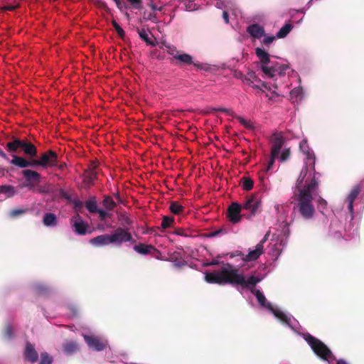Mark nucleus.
Listing matches in <instances>:
<instances>
[{
  "label": "nucleus",
  "mask_w": 364,
  "mask_h": 364,
  "mask_svg": "<svg viewBox=\"0 0 364 364\" xmlns=\"http://www.w3.org/2000/svg\"><path fill=\"white\" fill-rule=\"evenodd\" d=\"M240 183L245 191H250L254 186V182L250 177H242Z\"/></svg>",
  "instance_id": "nucleus-33"
},
{
  "label": "nucleus",
  "mask_w": 364,
  "mask_h": 364,
  "mask_svg": "<svg viewBox=\"0 0 364 364\" xmlns=\"http://www.w3.org/2000/svg\"><path fill=\"white\" fill-rule=\"evenodd\" d=\"M317 207L320 212L323 213V210L327 208V201L323 199L321 196H318L316 200Z\"/></svg>",
  "instance_id": "nucleus-38"
},
{
  "label": "nucleus",
  "mask_w": 364,
  "mask_h": 364,
  "mask_svg": "<svg viewBox=\"0 0 364 364\" xmlns=\"http://www.w3.org/2000/svg\"><path fill=\"white\" fill-rule=\"evenodd\" d=\"M257 80V76L253 72L248 73L247 75L244 79V81L249 85H252L254 81Z\"/></svg>",
  "instance_id": "nucleus-41"
},
{
  "label": "nucleus",
  "mask_w": 364,
  "mask_h": 364,
  "mask_svg": "<svg viewBox=\"0 0 364 364\" xmlns=\"http://www.w3.org/2000/svg\"><path fill=\"white\" fill-rule=\"evenodd\" d=\"M37 192L40 193H47L50 192V189L48 188V186L47 188L42 187V188H38Z\"/></svg>",
  "instance_id": "nucleus-55"
},
{
  "label": "nucleus",
  "mask_w": 364,
  "mask_h": 364,
  "mask_svg": "<svg viewBox=\"0 0 364 364\" xmlns=\"http://www.w3.org/2000/svg\"><path fill=\"white\" fill-rule=\"evenodd\" d=\"M58 154L52 151L48 150L41 154L38 159H26L23 157L13 154L10 164L17 167L23 168L27 167L48 166L53 167L58 166Z\"/></svg>",
  "instance_id": "nucleus-3"
},
{
  "label": "nucleus",
  "mask_w": 364,
  "mask_h": 364,
  "mask_svg": "<svg viewBox=\"0 0 364 364\" xmlns=\"http://www.w3.org/2000/svg\"><path fill=\"white\" fill-rule=\"evenodd\" d=\"M302 91L300 88H294L291 91V95L294 97H298L301 94Z\"/></svg>",
  "instance_id": "nucleus-50"
},
{
  "label": "nucleus",
  "mask_w": 364,
  "mask_h": 364,
  "mask_svg": "<svg viewBox=\"0 0 364 364\" xmlns=\"http://www.w3.org/2000/svg\"><path fill=\"white\" fill-rule=\"evenodd\" d=\"M290 149H284L279 157V159L282 162L286 161L290 156Z\"/></svg>",
  "instance_id": "nucleus-43"
},
{
  "label": "nucleus",
  "mask_w": 364,
  "mask_h": 364,
  "mask_svg": "<svg viewBox=\"0 0 364 364\" xmlns=\"http://www.w3.org/2000/svg\"><path fill=\"white\" fill-rule=\"evenodd\" d=\"M223 18L226 24L229 23V15L226 11H223Z\"/></svg>",
  "instance_id": "nucleus-54"
},
{
  "label": "nucleus",
  "mask_w": 364,
  "mask_h": 364,
  "mask_svg": "<svg viewBox=\"0 0 364 364\" xmlns=\"http://www.w3.org/2000/svg\"><path fill=\"white\" fill-rule=\"evenodd\" d=\"M43 223L47 227H55L57 225V217L54 213H47L43 218Z\"/></svg>",
  "instance_id": "nucleus-24"
},
{
  "label": "nucleus",
  "mask_w": 364,
  "mask_h": 364,
  "mask_svg": "<svg viewBox=\"0 0 364 364\" xmlns=\"http://www.w3.org/2000/svg\"><path fill=\"white\" fill-rule=\"evenodd\" d=\"M73 231L79 235H85L87 233V224L83 221L82 217L77 214L70 220Z\"/></svg>",
  "instance_id": "nucleus-14"
},
{
  "label": "nucleus",
  "mask_w": 364,
  "mask_h": 364,
  "mask_svg": "<svg viewBox=\"0 0 364 364\" xmlns=\"http://www.w3.org/2000/svg\"><path fill=\"white\" fill-rule=\"evenodd\" d=\"M134 250L142 255L160 254L159 251L152 245L139 243L133 247Z\"/></svg>",
  "instance_id": "nucleus-17"
},
{
  "label": "nucleus",
  "mask_w": 364,
  "mask_h": 364,
  "mask_svg": "<svg viewBox=\"0 0 364 364\" xmlns=\"http://www.w3.org/2000/svg\"><path fill=\"white\" fill-rule=\"evenodd\" d=\"M267 235L256 245L255 250L250 251L247 255H244L242 252L237 251L235 255L242 256V260L245 262H252L257 259L264 252V243L267 240Z\"/></svg>",
  "instance_id": "nucleus-9"
},
{
  "label": "nucleus",
  "mask_w": 364,
  "mask_h": 364,
  "mask_svg": "<svg viewBox=\"0 0 364 364\" xmlns=\"http://www.w3.org/2000/svg\"><path fill=\"white\" fill-rule=\"evenodd\" d=\"M174 65L178 66L193 65L195 68L200 70H205V66L198 62H194L193 57L183 52H181L177 56H174Z\"/></svg>",
  "instance_id": "nucleus-8"
},
{
  "label": "nucleus",
  "mask_w": 364,
  "mask_h": 364,
  "mask_svg": "<svg viewBox=\"0 0 364 364\" xmlns=\"http://www.w3.org/2000/svg\"><path fill=\"white\" fill-rule=\"evenodd\" d=\"M247 32L255 38H260L265 35L264 29L257 23L250 25L247 28Z\"/></svg>",
  "instance_id": "nucleus-21"
},
{
  "label": "nucleus",
  "mask_w": 364,
  "mask_h": 364,
  "mask_svg": "<svg viewBox=\"0 0 364 364\" xmlns=\"http://www.w3.org/2000/svg\"><path fill=\"white\" fill-rule=\"evenodd\" d=\"M361 191V186L360 185L358 184L355 186L352 190L350 191L349 195L348 196L346 200L347 201H353L356 199L359 193Z\"/></svg>",
  "instance_id": "nucleus-32"
},
{
  "label": "nucleus",
  "mask_w": 364,
  "mask_h": 364,
  "mask_svg": "<svg viewBox=\"0 0 364 364\" xmlns=\"http://www.w3.org/2000/svg\"><path fill=\"white\" fill-rule=\"evenodd\" d=\"M308 166L306 164L301 170L291 197L293 210L306 220L314 216L316 210L313 200L318 196L319 189V182L315 174L311 178H307L303 185L308 173Z\"/></svg>",
  "instance_id": "nucleus-1"
},
{
  "label": "nucleus",
  "mask_w": 364,
  "mask_h": 364,
  "mask_svg": "<svg viewBox=\"0 0 364 364\" xmlns=\"http://www.w3.org/2000/svg\"><path fill=\"white\" fill-rule=\"evenodd\" d=\"M78 350L77 344L75 341H68L63 346V351L66 355L75 353Z\"/></svg>",
  "instance_id": "nucleus-26"
},
{
  "label": "nucleus",
  "mask_w": 364,
  "mask_h": 364,
  "mask_svg": "<svg viewBox=\"0 0 364 364\" xmlns=\"http://www.w3.org/2000/svg\"><path fill=\"white\" fill-rule=\"evenodd\" d=\"M348 205V209L350 213H353V201H347Z\"/></svg>",
  "instance_id": "nucleus-57"
},
{
  "label": "nucleus",
  "mask_w": 364,
  "mask_h": 364,
  "mask_svg": "<svg viewBox=\"0 0 364 364\" xmlns=\"http://www.w3.org/2000/svg\"><path fill=\"white\" fill-rule=\"evenodd\" d=\"M215 110H217L218 112H228V110L225 108H223V107H220V108H217V109H214Z\"/></svg>",
  "instance_id": "nucleus-62"
},
{
  "label": "nucleus",
  "mask_w": 364,
  "mask_h": 364,
  "mask_svg": "<svg viewBox=\"0 0 364 364\" xmlns=\"http://www.w3.org/2000/svg\"><path fill=\"white\" fill-rule=\"evenodd\" d=\"M241 205L243 210L249 211L246 218L251 219L261 211L262 200L257 194H253L246 197Z\"/></svg>",
  "instance_id": "nucleus-6"
},
{
  "label": "nucleus",
  "mask_w": 364,
  "mask_h": 364,
  "mask_svg": "<svg viewBox=\"0 0 364 364\" xmlns=\"http://www.w3.org/2000/svg\"><path fill=\"white\" fill-rule=\"evenodd\" d=\"M237 119L239 121V122L241 124H242L243 126H245V127H247V128H251L252 127L250 124L247 120H245L244 118H242V117L238 116V117H237Z\"/></svg>",
  "instance_id": "nucleus-48"
},
{
  "label": "nucleus",
  "mask_w": 364,
  "mask_h": 364,
  "mask_svg": "<svg viewBox=\"0 0 364 364\" xmlns=\"http://www.w3.org/2000/svg\"><path fill=\"white\" fill-rule=\"evenodd\" d=\"M16 8L17 6H5L4 9L6 11H14Z\"/></svg>",
  "instance_id": "nucleus-60"
},
{
  "label": "nucleus",
  "mask_w": 364,
  "mask_h": 364,
  "mask_svg": "<svg viewBox=\"0 0 364 364\" xmlns=\"http://www.w3.org/2000/svg\"><path fill=\"white\" fill-rule=\"evenodd\" d=\"M3 337L6 340H10L14 336V329L11 324L8 323L5 326L3 330Z\"/></svg>",
  "instance_id": "nucleus-35"
},
{
  "label": "nucleus",
  "mask_w": 364,
  "mask_h": 364,
  "mask_svg": "<svg viewBox=\"0 0 364 364\" xmlns=\"http://www.w3.org/2000/svg\"><path fill=\"white\" fill-rule=\"evenodd\" d=\"M269 64L270 65H268V67H275L276 70L272 71L270 74H265L266 76L268 77H273L277 73L279 75H282L284 72L288 68V66L287 65H279L277 63H273L271 62Z\"/></svg>",
  "instance_id": "nucleus-23"
},
{
  "label": "nucleus",
  "mask_w": 364,
  "mask_h": 364,
  "mask_svg": "<svg viewBox=\"0 0 364 364\" xmlns=\"http://www.w3.org/2000/svg\"><path fill=\"white\" fill-rule=\"evenodd\" d=\"M0 156L5 160L9 161V158L7 154L0 148Z\"/></svg>",
  "instance_id": "nucleus-58"
},
{
  "label": "nucleus",
  "mask_w": 364,
  "mask_h": 364,
  "mask_svg": "<svg viewBox=\"0 0 364 364\" xmlns=\"http://www.w3.org/2000/svg\"><path fill=\"white\" fill-rule=\"evenodd\" d=\"M112 26H113L114 28L115 29L116 32L117 33L118 36L121 38H124L125 36V32L123 30V28L114 20L112 21Z\"/></svg>",
  "instance_id": "nucleus-40"
},
{
  "label": "nucleus",
  "mask_w": 364,
  "mask_h": 364,
  "mask_svg": "<svg viewBox=\"0 0 364 364\" xmlns=\"http://www.w3.org/2000/svg\"><path fill=\"white\" fill-rule=\"evenodd\" d=\"M26 210H25V209H20V208L14 209L10 211L9 215L12 218H16L21 215L24 214L26 213Z\"/></svg>",
  "instance_id": "nucleus-45"
},
{
  "label": "nucleus",
  "mask_w": 364,
  "mask_h": 364,
  "mask_svg": "<svg viewBox=\"0 0 364 364\" xmlns=\"http://www.w3.org/2000/svg\"><path fill=\"white\" fill-rule=\"evenodd\" d=\"M53 358L48 353L44 352L41 354V360L38 364H51Z\"/></svg>",
  "instance_id": "nucleus-39"
},
{
  "label": "nucleus",
  "mask_w": 364,
  "mask_h": 364,
  "mask_svg": "<svg viewBox=\"0 0 364 364\" xmlns=\"http://www.w3.org/2000/svg\"><path fill=\"white\" fill-rule=\"evenodd\" d=\"M73 203L75 208H77V209L82 208V205H83V203L81 200H78V199L73 200Z\"/></svg>",
  "instance_id": "nucleus-51"
},
{
  "label": "nucleus",
  "mask_w": 364,
  "mask_h": 364,
  "mask_svg": "<svg viewBox=\"0 0 364 364\" xmlns=\"http://www.w3.org/2000/svg\"><path fill=\"white\" fill-rule=\"evenodd\" d=\"M60 194L61 196H63V198H68V196L67 195V193L63 191V190H60Z\"/></svg>",
  "instance_id": "nucleus-61"
},
{
  "label": "nucleus",
  "mask_w": 364,
  "mask_h": 364,
  "mask_svg": "<svg viewBox=\"0 0 364 364\" xmlns=\"http://www.w3.org/2000/svg\"><path fill=\"white\" fill-rule=\"evenodd\" d=\"M96 168L97 165L95 163H92L90 164L89 167L84 171L82 181L86 186V188H89L94 185V182L97 179V172Z\"/></svg>",
  "instance_id": "nucleus-13"
},
{
  "label": "nucleus",
  "mask_w": 364,
  "mask_h": 364,
  "mask_svg": "<svg viewBox=\"0 0 364 364\" xmlns=\"http://www.w3.org/2000/svg\"><path fill=\"white\" fill-rule=\"evenodd\" d=\"M277 156H272V154H271V156H270V159L268 161V165L267 166L264 168V170L263 171L264 173H267L268 172L273 166L274 164V160H275V158Z\"/></svg>",
  "instance_id": "nucleus-46"
},
{
  "label": "nucleus",
  "mask_w": 364,
  "mask_h": 364,
  "mask_svg": "<svg viewBox=\"0 0 364 364\" xmlns=\"http://www.w3.org/2000/svg\"><path fill=\"white\" fill-rule=\"evenodd\" d=\"M85 207L90 213H97V200L95 196L91 197L85 202Z\"/></svg>",
  "instance_id": "nucleus-28"
},
{
  "label": "nucleus",
  "mask_w": 364,
  "mask_h": 364,
  "mask_svg": "<svg viewBox=\"0 0 364 364\" xmlns=\"http://www.w3.org/2000/svg\"><path fill=\"white\" fill-rule=\"evenodd\" d=\"M293 28L292 24L288 23L284 25L279 31L277 32L276 36L278 38H282L286 37Z\"/></svg>",
  "instance_id": "nucleus-29"
},
{
  "label": "nucleus",
  "mask_w": 364,
  "mask_h": 364,
  "mask_svg": "<svg viewBox=\"0 0 364 364\" xmlns=\"http://www.w3.org/2000/svg\"><path fill=\"white\" fill-rule=\"evenodd\" d=\"M167 53L172 55L170 60L171 63H174V56H177L181 51L176 49L175 46H166Z\"/></svg>",
  "instance_id": "nucleus-37"
},
{
  "label": "nucleus",
  "mask_w": 364,
  "mask_h": 364,
  "mask_svg": "<svg viewBox=\"0 0 364 364\" xmlns=\"http://www.w3.org/2000/svg\"><path fill=\"white\" fill-rule=\"evenodd\" d=\"M336 364H347V363L344 360L340 359L337 361Z\"/></svg>",
  "instance_id": "nucleus-64"
},
{
  "label": "nucleus",
  "mask_w": 364,
  "mask_h": 364,
  "mask_svg": "<svg viewBox=\"0 0 364 364\" xmlns=\"http://www.w3.org/2000/svg\"><path fill=\"white\" fill-rule=\"evenodd\" d=\"M185 208L179 204L176 201H172L171 202L169 210L170 211L175 214V215H179L183 213Z\"/></svg>",
  "instance_id": "nucleus-31"
},
{
  "label": "nucleus",
  "mask_w": 364,
  "mask_h": 364,
  "mask_svg": "<svg viewBox=\"0 0 364 364\" xmlns=\"http://www.w3.org/2000/svg\"><path fill=\"white\" fill-rule=\"evenodd\" d=\"M110 235L112 244L121 245L122 243L127 242L132 244L136 243V240L133 238L131 232L128 231V228H117Z\"/></svg>",
  "instance_id": "nucleus-7"
},
{
  "label": "nucleus",
  "mask_w": 364,
  "mask_h": 364,
  "mask_svg": "<svg viewBox=\"0 0 364 364\" xmlns=\"http://www.w3.org/2000/svg\"><path fill=\"white\" fill-rule=\"evenodd\" d=\"M274 40H275V37L274 36H268V37L264 38L263 43L266 46H269Z\"/></svg>",
  "instance_id": "nucleus-49"
},
{
  "label": "nucleus",
  "mask_w": 364,
  "mask_h": 364,
  "mask_svg": "<svg viewBox=\"0 0 364 364\" xmlns=\"http://www.w3.org/2000/svg\"><path fill=\"white\" fill-rule=\"evenodd\" d=\"M242 209V205L237 202H232L228 206L227 210V218L230 223L236 224L241 221L242 215L240 213Z\"/></svg>",
  "instance_id": "nucleus-12"
},
{
  "label": "nucleus",
  "mask_w": 364,
  "mask_h": 364,
  "mask_svg": "<svg viewBox=\"0 0 364 364\" xmlns=\"http://www.w3.org/2000/svg\"><path fill=\"white\" fill-rule=\"evenodd\" d=\"M276 318H277L281 322L287 325H290L291 318L288 317L283 311L274 309L272 307V310H269Z\"/></svg>",
  "instance_id": "nucleus-25"
},
{
  "label": "nucleus",
  "mask_w": 364,
  "mask_h": 364,
  "mask_svg": "<svg viewBox=\"0 0 364 364\" xmlns=\"http://www.w3.org/2000/svg\"><path fill=\"white\" fill-rule=\"evenodd\" d=\"M149 6L153 11H161L163 9V6L158 7L154 4H152V3L150 4Z\"/></svg>",
  "instance_id": "nucleus-56"
},
{
  "label": "nucleus",
  "mask_w": 364,
  "mask_h": 364,
  "mask_svg": "<svg viewBox=\"0 0 364 364\" xmlns=\"http://www.w3.org/2000/svg\"><path fill=\"white\" fill-rule=\"evenodd\" d=\"M127 1H129L133 6L134 8L137 9L141 8L142 4L141 0H127Z\"/></svg>",
  "instance_id": "nucleus-47"
},
{
  "label": "nucleus",
  "mask_w": 364,
  "mask_h": 364,
  "mask_svg": "<svg viewBox=\"0 0 364 364\" xmlns=\"http://www.w3.org/2000/svg\"><path fill=\"white\" fill-rule=\"evenodd\" d=\"M174 223V218L170 216H164L161 226L162 229H166Z\"/></svg>",
  "instance_id": "nucleus-36"
},
{
  "label": "nucleus",
  "mask_w": 364,
  "mask_h": 364,
  "mask_svg": "<svg viewBox=\"0 0 364 364\" xmlns=\"http://www.w3.org/2000/svg\"><path fill=\"white\" fill-rule=\"evenodd\" d=\"M137 33L140 38L143 41H144L148 45L155 46V43L149 37V35L144 28H138Z\"/></svg>",
  "instance_id": "nucleus-34"
},
{
  "label": "nucleus",
  "mask_w": 364,
  "mask_h": 364,
  "mask_svg": "<svg viewBox=\"0 0 364 364\" xmlns=\"http://www.w3.org/2000/svg\"><path fill=\"white\" fill-rule=\"evenodd\" d=\"M174 233L177 235H181V236H185V237H187L188 235L185 233V231L184 230L181 229V228H178L176 229L175 231H174Z\"/></svg>",
  "instance_id": "nucleus-53"
},
{
  "label": "nucleus",
  "mask_w": 364,
  "mask_h": 364,
  "mask_svg": "<svg viewBox=\"0 0 364 364\" xmlns=\"http://www.w3.org/2000/svg\"><path fill=\"white\" fill-rule=\"evenodd\" d=\"M299 149L306 156V164L312 166V168L315 171V156L313 151L310 150L306 140H302L299 143Z\"/></svg>",
  "instance_id": "nucleus-16"
},
{
  "label": "nucleus",
  "mask_w": 364,
  "mask_h": 364,
  "mask_svg": "<svg viewBox=\"0 0 364 364\" xmlns=\"http://www.w3.org/2000/svg\"><path fill=\"white\" fill-rule=\"evenodd\" d=\"M97 213L99 214V219L100 220H105L107 218L111 217V214L108 213V212L102 209L99 208L97 211Z\"/></svg>",
  "instance_id": "nucleus-44"
},
{
  "label": "nucleus",
  "mask_w": 364,
  "mask_h": 364,
  "mask_svg": "<svg viewBox=\"0 0 364 364\" xmlns=\"http://www.w3.org/2000/svg\"><path fill=\"white\" fill-rule=\"evenodd\" d=\"M37 289H38V291L40 292V293H44L47 291V288L42 286V285H39L37 287Z\"/></svg>",
  "instance_id": "nucleus-59"
},
{
  "label": "nucleus",
  "mask_w": 364,
  "mask_h": 364,
  "mask_svg": "<svg viewBox=\"0 0 364 364\" xmlns=\"http://www.w3.org/2000/svg\"><path fill=\"white\" fill-rule=\"evenodd\" d=\"M255 54L262 63L261 69L264 74H270L272 71L276 70L275 67H268L271 61L269 54L267 52L260 48H255Z\"/></svg>",
  "instance_id": "nucleus-11"
},
{
  "label": "nucleus",
  "mask_w": 364,
  "mask_h": 364,
  "mask_svg": "<svg viewBox=\"0 0 364 364\" xmlns=\"http://www.w3.org/2000/svg\"><path fill=\"white\" fill-rule=\"evenodd\" d=\"M205 280L210 284L219 285L228 284L232 286H242L243 288L251 289L259 283L261 279L253 275L245 279L244 274L240 273L239 269L230 263H225L218 270L206 272Z\"/></svg>",
  "instance_id": "nucleus-2"
},
{
  "label": "nucleus",
  "mask_w": 364,
  "mask_h": 364,
  "mask_svg": "<svg viewBox=\"0 0 364 364\" xmlns=\"http://www.w3.org/2000/svg\"><path fill=\"white\" fill-rule=\"evenodd\" d=\"M272 149H271V154H272L273 156H277L280 149L284 145V138L282 135L279 134H274L272 136Z\"/></svg>",
  "instance_id": "nucleus-18"
},
{
  "label": "nucleus",
  "mask_w": 364,
  "mask_h": 364,
  "mask_svg": "<svg viewBox=\"0 0 364 364\" xmlns=\"http://www.w3.org/2000/svg\"><path fill=\"white\" fill-rule=\"evenodd\" d=\"M304 338L314 353L323 360H328L333 357L331 350L317 338L309 333L306 334Z\"/></svg>",
  "instance_id": "nucleus-5"
},
{
  "label": "nucleus",
  "mask_w": 364,
  "mask_h": 364,
  "mask_svg": "<svg viewBox=\"0 0 364 364\" xmlns=\"http://www.w3.org/2000/svg\"><path fill=\"white\" fill-rule=\"evenodd\" d=\"M26 183L23 186L27 187L29 190H33L36 184L40 183L41 174L36 171L31 169H24L21 171Z\"/></svg>",
  "instance_id": "nucleus-10"
},
{
  "label": "nucleus",
  "mask_w": 364,
  "mask_h": 364,
  "mask_svg": "<svg viewBox=\"0 0 364 364\" xmlns=\"http://www.w3.org/2000/svg\"><path fill=\"white\" fill-rule=\"evenodd\" d=\"M223 231L224 230L223 229H220V230L210 232L208 236L209 237H215V236L220 235V233L223 232Z\"/></svg>",
  "instance_id": "nucleus-52"
},
{
  "label": "nucleus",
  "mask_w": 364,
  "mask_h": 364,
  "mask_svg": "<svg viewBox=\"0 0 364 364\" xmlns=\"http://www.w3.org/2000/svg\"><path fill=\"white\" fill-rule=\"evenodd\" d=\"M122 224L124 226H131L133 223V221L131 218L126 214H122L121 215Z\"/></svg>",
  "instance_id": "nucleus-42"
},
{
  "label": "nucleus",
  "mask_w": 364,
  "mask_h": 364,
  "mask_svg": "<svg viewBox=\"0 0 364 364\" xmlns=\"http://www.w3.org/2000/svg\"><path fill=\"white\" fill-rule=\"evenodd\" d=\"M6 148L11 153H15L18 149H21L23 154L30 159H36L35 157L38 156L37 147L26 139H20L13 136L12 141L6 144Z\"/></svg>",
  "instance_id": "nucleus-4"
},
{
  "label": "nucleus",
  "mask_w": 364,
  "mask_h": 364,
  "mask_svg": "<svg viewBox=\"0 0 364 364\" xmlns=\"http://www.w3.org/2000/svg\"><path fill=\"white\" fill-rule=\"evenodd\" d=\"M103 207L109 211L113 210L117 206V203L113 200L110 196H105L102 202Z\"/></svg>",
  "instance_id": "nucleus-27"
},
{
  "label": "nucleus",
  "mask_w": 364,
  "mask_h": 364,
  "mask_svg": "<svg viewBox=\"0 0 364 364\" xmlns=\"http://www.w3.org/2000/svg\"><path fill=\"white\" fill-rule=\"evenodd\" d=\"M0 193L6 195L8 198L13 197L16 194L15 187L10 185L0 186Z\"/></svg>",
  "instance_id": "nucleus-30"
},
{
  "label": "nucleus",
  "mask_w": 364,
  "mask_h": 364,
  "mask_svg": "<svg viewBox=\"0 0 364 364\" xmlns=\"http://www.w3.org/2000/svg\"><path fill=\"white\" fill-rule=\"evenodd\" d=\"M84 339L89 348L93 350L101 351L106 347V343L98 337L85 335Z\"/></svg>",
  "instance_id": "nucleus-15"
},
{
  "label": "nucleus",
  "mask_w": 364,
  "mask_h": 364,
  "mask_svg": "<svg viewBox=\"0 0 364 364\" xmlns=\"http://www.w3.org/2000/svg\"><path fill=\"white\" fill-rule=\"evenodd\" d=\"M114 197L117 200L118 203H122V199H121V198L119 196V194L118 193L114 194Z\"/></svg>",
  "instance_id": "nucleus-63"
},
{
  "label": "nucleus",
  "mask_w": 364,
  "mask_h": 364,
  "mask_svg": "<svg viewBox=\"0 0 364 364\" xmlns=\"http://www.w3.org/2000/svg\"><path fill=\"white\" fill-rule=\"evenodd\" d=\"M24 358L31 363H36L38 359V353L36 350L34 346L27 342L23 352Z\"/></svg>",
  "instance_id": "nucleus-19"
},
{
  "label": "nucleus",
  "mask_w": 364,
  "mask_h": 364,
  "mask_svg": "<svg viewBox=\"0 0 364 364\" xmlns=\"http://www.w3.org/2000/svg\"><path fill=\"white\" fill-rule=\"evenodd\" d=\"M252 292L255 295L259 304L262 306L265 307L268 310H272L273 306L270 303L267 302L266 297L259 290H252Z\"/></svg>",
  "instance_id": "nucleus-22"
},
{
  "label": "nucleus",
  "mask_w": 364,
  "mask_h": 364,
  "mask_svg": "<svg viewBox=\"0 0 364 364\" xmlns=\"http://www.w3.org/2000/svg\"><path fill=\"white\" fill-rule=\"evenodd\" d=\"M90 244L92 246L100 247L112 244L110 235H100L90 240Z\"/></svg>",
  "instance_id": "nucleus-20"
}]
</instances>
